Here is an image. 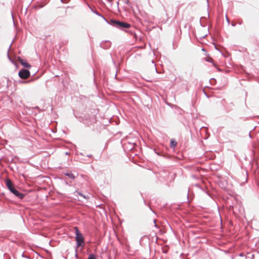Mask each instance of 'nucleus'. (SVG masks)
<instances>
[{
  "label": "nucleus",
  "mask_w": 259,
  "mask_h": 259,
  "mask_svg": "<svg viewBox=\"0 0 259 259\" xmlns=\"http://www.w3.org/2000/svg\"><path fill=\"white\" fill-rule=\"evenodd\" d=\"M6 185L9 190L17 198L22 199L25 194L19 192L14 187L13 183L9 179L6 180Z\"/></svg>",
  "instance_id": "obj_1"
},
{
  "label": "nucleus",
  "mask_w": 259,
  "mask_h": 259,
  "mask_svg": "<svg viewBox=\"0 0 259 259\" xmlns=\"http://www.w3.org/2000/svg\"><path fill=\"white\" fill-rule=\"evenodd\" d=\"M75 230V241L76 242V248L84 246V239L82 233L79 231L77 227L74 228Z\"/></svg>",
  "instance_id": "obj_2"
},
{
  "label": "nucleus",
  "mask_w": 259,
  "mask_h": 259,
  "mask_svg": "<svg viewBox=\"0 0 259 259\" xmlns=\"http://www.w3.org/2000/svg\"><path fill=\"white\" fill-rule=\"evenodd\" d=\"M108 23L121 30L124 28H128L131 26V25L127 23L121 22L114 19H111L109 20Z\"/></svg>",
  "instance_id": "obj_3"
},
{
  "label": "nucleus",
  "mask_w": 259,
  "mask_h": 259,
  "mask_svg": "<svg viewBox=\"0 0 259 259\" xmlns=\"http://www.w3.org/2000/svg\"><path fill=\"white\" fill-rule=\"evenodd\" d=\"M18 75L22 79H27L30 76V72L28 70L22 69L19 71Z\"/></svg>",
  "instance_id": "obj_4"
},
{
  "label": "nucleus",
  "mask_w": 259,
  "mask_h": 259,
  "mask_svg": "<svg viewBox=\"0 0 259 259\" xmlns=\"http://www.w3.org/2000/svg\"><path fill=\"white\" fill-rule=\"evenodd\" d=\"M18 60L24 67L27 68H30L31 65L29 63H28L25 60L22 59L20 57H18Z\"/></svg>",
  "instance_id": "obj_5"
},
{
  "label": "nucleus",
  "mask_w": 259,
  "mask_h": 259,
  "mask_svg": "<svg viewBox=\"0 0 259 259\" xmlns=\"http://www.w3.org/2000/svg\"><path fill=\"white\" fill-rule=\"evenodd\" d=\"M92 11L97 15L102 17L108 23V22H109V21L107 20V19L106 18H105L103 16H102L101 14L98 13L96 10H92Z\"/></svg>",
  "instance_id": "obj_6"
},
{
  "label": "nucleus",
  "mask_w": 259,
  "mask_h": 259,
  "mask_svg": "<svg viewBox=\"0 0 259 259\" xmlns=\"http://www.w3.org/2000/svg\"><path fill=\"white\" fill-rule=\"evenodd\" d=\"M64 175L68 177L69 178L71 179H74L75 178V176L71 172H64Z\"/></svg>",
  "instance_id": "obj_7"
},
{
  "label": "nucleus",
  "mask_w": 259,
  "mask_h": 259,
  "mask_svg": "<svg viewBox=\"0 0 259 259\" xmlns=\"http://www.w3.org/2000/svg\"><path fill=\"white\" fill-rule=\"evenodd\" d=\"M75 193H77L78 195H79L80 196L83 197V198L84 199H87L89 198L88 196H85L84 195H83V194H82L81 193L79 192L78 190H76L75 192H74V194Z\"/></svg>",
  "instance_id": "obj_8"
},
{
  "label": "nucleus",
  "mask_w": 259,
  "mask_h": 259,
  "mask_svg": "<svg viewBox=\"0 0 259 259\" xmlns=\"http://www.w3.org/2000/svg\"><path fill=\"white\" fill-rule=\"evenodd\" d=\"M177 142L174 139H172L170 141V147L174 148L177 145Z\"/></svg>",
  "instance_id": "obj_9"
},
{
  "label": "nucleus",
  "mask_w": 259,
  "mask_h": 259,
  "mask_svg": "<svg viewBox=\"0 0 259 259\" xmlns=\"http://www.w3.org/2000/svg\"><path fill=\"white\" fill-rule=\"evenodd\" d=\"M239 256H241V257H245V258H247V256L246 255H245L244 254H243V253H241L240 254H239Z\"/></svg>",
  "instance_id": "obj_10"
},
{
  "label": "nucleus",
  "mask_w": 259,
  "mask_h": 259,
  "mask_svg": "<svg viewBox=\"0 0 259 259\" xmlns=\"http://www.w3.org/2000/svg\"><path fill=\"white\" fill-rule=\"evenodd\" d=\"M22 256L23 257H25V258H29V259H30V257H29V256H28L25 255H24V253H22Z\"/></svg>",
  "instance_id": "obj_11"
},
{
  "label": "nucleus",
  "mask_w": 259,
  "mask_h": 259,
  "mask_svg": "<svg viewBox=\"0 0 259 259\" xmlns=\"http://www.w3.org/2000/svg\"><path fill=\"white\" fill-rule=\"evenodd\" d=\"M238 24L242 25L243 24V21L242 20H240L238 22Z\"/></svg>",
  "instance_id": "obj_12"
},
{
  "label": "nucleus",
  "mask_w": 259,
  "mask_h": 259,
  "mask_svg": "<svg viewBox=\"0 0 259 259\" xmlns=\"http://www.w3.org/2000/svg\"><path fill=\"white\" fill-rule=\"evenodd\" d=\"M105 42H102L100 44L101 46L102 47V48H104V44H105Z\"/></svg>",
  "instance_id": "obj_13"
},
{
  "label": "nucleus",
  "mask_w": 259,
  "mask_h": 259,
  "mask_svg": "<svg viewBox=\"0 0 259 259\" xmlns=\"http://www.w3.org/2000/svg\"><path fill=\"white\" fill-rule=\"evenodd\" d=\"M106 43H107V47H109V46H110V42L107 41V42H106Z\"/></svg>",
  "instance_id": "obj_14"
},
{
  "label": "nucleus",
  "mask_w": 259,
  "mask_h": 259,
  "mask_svg": "<svg viewBox=\"0 0 259 259\" xmlns=\"http://www.w3.org/2000/svg\"><path fill=\"white\" fill-rule=\"evenodd\" d=\"M30 81H31V80H29V81H22V82H23V83H24V82H25H25H30Z\"/></svg>",
  "instance_id": "obj_15"
},
{
  "label": "nucleus",
  "mask_w": 259,
  "mask_h": 259,
  "mask_svg": "<svg viewBox=\"0 0 259 259\" xmlns=\"http://www.w3.org/2000/svg\"><path fill=\"white\" fill-rule=\"evenodd\" d=\"M226 20L228 21V22L229 23V19H228V18L227 17H226Z\"/></svg>",
  "instance_id": "obj_16"
},
{
  "label": "nucleus",
  "mask_w": 259,
  "mask_h": 259,
  "mask_svg": "<svg viewBox=\"0 0 259 259\" xmlns=\"http://www.w3.org/2000/svg\"><path fill=\"white\" fill-rule=\"evenodd\" d=\"M232 26H235V24L232 23Z\"/></svg>",
  "instance_id": "obj_17"
},
{
  "label": "nucleus",
  "mask_w": 259,
  "mask_h": 259,
  "mask_svg": "<svg viewBox=\"0 0 259 259\" xmlns=\"http://www.w3.org/2000/svg\"><path fill=\"white\" fill-rule=\"evenodd\" d=\"M8 57L9 59H10V56H9V53H8Z\"/></svg>",
  "instance_id": "obj_18"
},
{
  "label": "nucleus",
  "mask_w": 259,
  "mask_h": 259,
  "mask_svg": "<svg viewBox=\"0 0 259 259\" xmlns=\"http://www.w3.org/2000/svg\"><path fill=\"white\" fill-rule=\"evenodd\" d=\"M92 155L90 154V155H89L88 156H89V157H92Z\"/></svg>",
  "instance_id": "obj_19"
},
{
  "label": "nucleus",
  "mask_w": 259,
  "mask_h": 259,
  "mask_svg": "<svg viewBox=\"0 0 259 259\" xmlns=\"http://www.w3.org/2000/svg\"><path fill=\"white\" fill-rule=\"evenodd\" d=\"M108 1H109V2H111V0H108Z\"/></svg>",
  "instance_id": "obj_20"
}]
</instances>
